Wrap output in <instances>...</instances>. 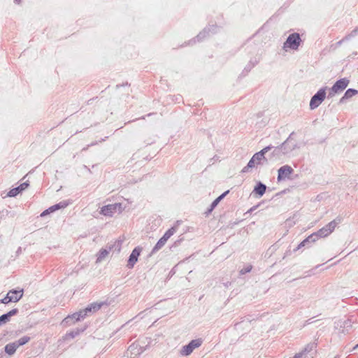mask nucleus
<instances>
[{"mask_svg": "<svg viewBox=\"0 0 358 358\" xmlns=\"http://www.w3.org/2000/svg\"><path fill=\"white\" fill-rule=\"evenodd\" d=\"M121 206L120 203L109 204L104 206L101 209V213L106 216H112L117 208Z\"/></svg>", "mask_w": 358, "mask_h": 358, "instance_id": "10", "label": "nucleus"}, {"mask_svg": "<svg viewBox=\"0 0 358 358\" xmlns=\"http://www.w3.org/2000/svg\"><path fill=\"white\" fill-rule=\"evenodd\" d=\"M141 119H145V116H143L142 117H141Z\"/></svg>", "mask_w": 358, "mask_h": 358, "instance_id": "46", "label": "nucleus"}, {"mask_svg": "<svg viewBox=\"0 0 358 358\" xmlns=\"http://www.w3.org/2000/svg\"><path fill=\"white\" fill-rule=\"evenodd\" d=\"M166 241L164 239H163L162 238H161L157 241V243L154 246V248H152L151 253L155 254V252L159 251L161 248H162L164 247V245L166 244Z\"/></svg>", "mask_w": 358, "mask_h": 358, "instance_id": "25", "label": "nucleus"}, {"mask_svg": "<svg viewBox=\"0 0 358 358\" xmlns=\"http://www.w3.org/2000/svg\"><path fill=\"white\" fill-rule=\"evenodd\" d=\"M335 358H337V357H335Z\"/></svg>", "mask_w": 358, "mask_h": 358, "instance_id": "48", "label": "nucleus"}, {"mask_svg": "<svg viewBox=\"0 0 358 358\" xmlns=\"http://www.w3.org/2000/svg\"><path fill=\"white\" fill-rule=\"evenodd\" d=\"M80 331L77 330L76 331H72L69 333V336H71L72 338H74L76 336H77L79 334Z\"/></svg>", "mask_w": 358, "mask_h": 358, "instance_id": "38", "label": "nucleus"}, {"mask_svg": "<svg viewBox=\"0 0 358 358\" xmlns=\"http://www.w3.org/2000/svg\"><path fill=\"white\" fill-rule=\"evenodd\" d=\"M152 115V113H149V114L147 115V116H150Z\"/></svg>", "mask_w": 358, "mask_h": 358, "instance_id": "44", "label": "nucleus"}, {"mask_svg": "<svg viewBox=\"0 0 358 358\" xmlns=\"http://www.w3.org/2000/svg\"><path fill=\"white\" fill-rule=\"evenodd\" d=\"M30 341V337L29 336H24L23 337H21L20 339H18L17 341H15V343H16V345H17V347L19 348L20 346H22V345H25L26 343H27L29 341Z\"/></svg>", "mask_w": 358, "mask_h": 358, "instance_id": "26", "label": "nucleus"}, {"mask_svg": "<svg viewBox=\"0 0 358 358\" xmlns=\"http://www.w3.org/2000/svg\"><path fill=\"white\" fill-rule=\"evenodd\" d=\"M18 313L17 308L12 309L8 313L0 316V325H3L10 321L12 316L15 315Z\"/></svg>", "mask_w": 358, "mask_h": 358, "instance_id": "14", "label": "nucleus"}, {"mask_svg": "<svg viewBox=\"0 0 358 358\" xmlns=\"http://www.w3.org/2000/svg\"><path fill=\"white\" fill-rule=\"evenodd\" d=\"M357 347H358V343L357 344Z\"/></svg>", "mask_w": 358, "mask_h": 358, "instance_id": "47", "label": "nucleus"}, {"mask_svg": "<svg viewBox=\"0 0 358 358\" xmlns=\"http://www.w3.org/2000/svg\"><path fill=\"white\" fill-rule=\"evenodd\" d=\"M357 94H358V91L357 90L352 89V88L347 90L346 92H345L344 95L340 99L339 103L343 104V103H345V101L347 99L352 97L353 96H355Z\"/></svg>", "mask_w": 358, "mask_h": 358, "instance_id": "17", "label": "nucleus"}, {"mask_svg": "<svg viewBox=\"0 0 358 358\" xmlns=\"http://www.w3.org/2000/svg\"><path fill=\"white\" fill-rule=\"evenodd\" d=\"M14 2H15V3L19 4V3L21 2V0H14Z\"/></svg>", "mask_w": 358, "mask_h": 358, "instance_id": "40", "label": "nucleus"}, {"mask_svg": "<svg viewBox=\"0 0 358 358\" xmlns=\"http://www.w3.org/2000/svg\"><path fill=\"white\" fill-rule=\"evenodd\" d=\"M327 87L320 89L310 99V108L314 110L317 108L325 99Z\"/></svg>", "mask_w": 358, "mask_h": 358, "instance_id": "4", "label": "nucleus"}, {"mask_svg": "<svg viewBox=\"0 0 358 358\" xmlns=\"http://www.w3.org/2000/svg\"><path fill=\"white\" fill-rule=\"evenodd\" d=\"M81 319H83V315L81 314V312L80 310V311H78L77 313H73L71 315H69L68 317H66L64 320L63 322L66 323V324H71V323H73L75 322L79 321Z\"/></svg>", "mask_w": 358, "mask_h": 358, "instance_id": "16", "label": "nucleus"}, {"mask_svg": "<svg viewBox=\"0 0 358 358\" xmlns=\"http://www.w3.org/2000/svg\"><path fill=\"white\" fill-rule=\"evenodd\" d=\"M315 235L310 234L306 238H305L302 242H301L297 246L296 250H299L303 247L307 246L310 247V244L315 243Z\"/></svg>", "mask_w": 358, "mask_h": 358, "instance_id": "18", "label": "nucleus"}, {"mask_svg": "<svg viewBox=\"0 0 358 358\" xmlns=\"http://www.w3.org/2000/svg\"><path fill=\"white\" fill-rule=\"evenodd\" d=\"M80 312L83 319L87 316L94 314L89 305L85 308L80 310Z\"/></svg>", "mask_w": 358, "mask_h": 358, "instance_id": "29", "label": "nucleus"}, {"mask_svg": "<svg viewBox=\"0 0 358 358\" xmlns=\"http://www.w3.org/2000/svg\"><path fill=\"white\" fill-rule=\"evenodd\" d=\"M273 147L272 145H268L258 152L262 156H264L266 152L270 151Z\"/></svg>", "mask_w": 358, "mask_h": 358, "instance_id": "33", "label": "nucleus"}, {"mask_svg": "<svg viewBox=\"0 0 358 358\" xmlns=\"http://www.w3.org/2000/svg\"><path fill=\"white\" fill-rule=\"evenodd\" d=\"M252 269V266H248L243 268H242L241 271H240V273L241 275H243V274H245L247 273H249Z\"/></svg>", "mask_w": 358, "mask_h": 358, "instance_id": "34", "label": "nucleus"}, {"mask_svg": "<svg viewBox=\"0 0 358 358\" xmlns=\"http://www.w3.org/2000/svg\"><path fill=\"white\" fill-rule=\"evenodd\" d=\"M122 241H117L113 245H110L108 249H101L97 255L96 262H102L109 254V252L115 248L119 252L121 249Z\"/></svg>", "mask_w": 358, "mask_h": 358, "instance_id": "7", "label": "nucleus"}, {"mask_svg": "<svg viewBox=\"0 0 358 358\" xmlns=\"http://www.w3.org/2000/svg\"><path fill=\"white\" fill-rule=\"evenodd\" d=\"M21 250L20 248H19L18 250H17V252H20V250Z\"/></svg>", "mask_w": 358, "mask_h": 358, "instance_id": "45", "label": "nucleus"}, {"mask_svg": "<svg viewBox=\"0 0 358 358\" xmlns=\"http://www.w3.org/2000/svg\"><path fill=\"white\" fill-rule=\"evenodd\" d=\"M141 251H142V248H141L139 246L136 247L132 250L131 253L130 254V255L129 257V259H128L127 265V266L129 268H134V265L138 262V259L141 255Z\"/></svg>", "mask_w": 358, "mask_h": 358, "instance_id": "9", "label": "nucleus"}, {"mask_svg": "<svg viewBox=\"0 0 358 358\" xmlns=\"http://www.w3.org/2000/svg\"><path fill=\"white\" fill-rule=\"evenodd\" d=\"M176 232V227H173L168 229L165 234L162 237L163 239H164L166 241L169 240V238L173 235V234Z\"/></svg>", "mask_w": 358, "mask_h": 358, "instance_id": "27", "label": "nucleus"}, {"mask_svg": "<svg viewBox=\"0 0 358 358\" xmlns=\"http://www.w3.org/2000/svg\"><path fill=\"white\" fill-rule=\"evenodd\" d=\"M181 99V97L180 96L176 97V101H179Z\"/></svg>", "mask_w": 358, "mask_h": 358, "instance_id": "41", "label": "nucleus"}, {"mask_svg": "<svg viewBox=\"0 0 358 358\" xmlns=\"http://www.w3.org/2000/svg\"><path fill=\"white\" fill-rule=\"evenodd\" d=\"M350 80L346 78H343L341 79L338 80L334 85L330 88L328 98L333 97L336 94L339 93L342 91H343L349 85Z\"/></svg>", "mask_w": 358, "mask_h": 358, "instance_id": "5", "label": "nucleus"}, {"mask_svg": "<svg viewBox=\"0 0 358 358\" xmlns=\"http://www.w3.org/2000/svg\"><path fill=\"white\" fill-rule=\"evenodd\" d=\"M341 222V219H336L328 223L324 227L318 230L317 232L312 234L315 235V241L318 240L319 238H324L331 234L335 229L338 224Z\"/></svg>", "mask_w": 358, "mask_h": 358, "instance_id": "3", "label": "nucleus"}, {"mask_svg": "<svg viewBox=\"0 0 358 358\" xmlns=\"http://www.w3.org/2000/svg\"><path fill=\"white\" fill-rule=\"evenodd\" d=\"M256 162L252 157V158L250 159V161L248 163V167L253 168L255 166Z\"/></svg>", "mask_w": 358, "mask_h": 358, "instance_id": "35", "label": "nucleus"}, {"mask_svg": "<svg viewBox=\"0 0 358 358\" xmlns=\"http://www.w3.org/2000/svg\"><path fill=\"white\" fill-rule=\"evenodd\" d=\"M250 169V167H248V165H247L246 166H245V167L242 169L241 172H242V173H246V172H248V169Z\"/></svg>", "mask_w": 358, "mask_h": 358, "instance_id": "39", "label": "nucleus"}, {"mask_svg": "<svg viewBox=\"0 0 358 358\" xmlns=\"http://www.w3.org/2000/svg\"><path fill=\"white\" fill-rule=\"evenodd\" d=\"M352 322L350 319H347L343 321H339L338 325L342 329L343 333H346L352 328Z\"/></svg>", "mask_w": 358, "mask_h": 358, "instance_id": "20", "label": "nucleus"}, {"mask_svg": "<svg viewBox=\"0 0 358 358\" xmlns=\"http://www.w3.org/2000/svg\"><path fill=\"white\" fill-rule=\"evenodd\" d=\"M10 292H14L15 294H13V296H17V298L20 297V300L23 296L24 291L22 289L20 290H17V289H10Z\"/></svg>", "mask_w": 358, "mask_h": 358, "instance_id": "31", "label": "nucleus"}, {"mask_svg": "<svg viewBox=\"0 0 358 358\" xmlns=\"http://www.w3.org/2000/svg\"><path fill=\"white\" fill-rule=\"evenodd\" d=\"M344 41H347V40H344V38L343 39H341V41H338L334 45H335L334 48H336L339 47L340 45H341Z\"/></svg>", "mask_w": 358, "mask_h": 358, "instance_id": "37", "label": "nucleus"}, {"mask_svg": "<svg viewBox=\"0 0 358 358\" xmlns=\"http://www.w3.org/2000/svg\"><path fill=\"white\" fill-rule=\"evenodd\" d=\"M257 64V61L255 59V61H250V63L245 66V70L248 72Z\"/></svg>", "mask_w": 358, "mask_h": 358, "instance_id": "32", "label": "nucleus"}, {"mask_svg": "<svg viewBox=\"0 0 358 358\" xmlns=\"http://www.w3.org/2000/svg\"><path fill=\"white\" fill-rule=\"evenodd\" d=\"M358 34V28L354 29L349 34L344 37V40L349 41Z\"/></svg>", "mask_w": 358, "mask_h": 358, "instance_id": "30", "label": "nucleus"}, {"mask_svg": "<svg viewBox=\"0 0 358 358\" xmlns=\"http://www.w3.org/2000/svg\"><path fill=\"white\" fill-rule=\"evenodd\" d=\"M50 213H53L52 211V210H50V208H48V209H46L45 210H44L41 214V217H44L45 215Z\"/></svg>", "mask_w": 358, "mask_h": 358, "instance_id": "36", "label": "nucleus"}, {"mask_svg": "<svg viewBox=\"0 0 358 358\" xmlns=\"http://www.w3.org/2000/svg\"><path fill=\"white\" fill-rule=\"evenodd\" d=\"M13 294H15L14 292H8L6 294V296L2 299H0V302L1 303L8 304L10 302H17L20 301V297L17 296H13Z\"/></svg>", "mask_w": 358, "mask_h": 358, "instance_id": "19", "label": "nucleus"}, {"mask_svg": "<svg viewBox=\"0 0 358 358\" xmlns=\"http://www.w3.org/2000/svg\"><path fill=\"white\" fill-rule=\"evenodd\" d=\"M316 346L317 344L314 342L307 344L301 352L295 354L294 358H302L303 356H306L307 354L316 348Z\"/></svg>", "mask_w": 358, "mask_h": 358, "instance_id": "11", "label": "nucleus"}, {"mask_svg": "<svg viewBox=\"0 0 358 358\" xmlns=\"http://www.w3.org/2000/svg\"><path fill=\"white\" fill-rule=\"evenodd\" d=\"M294 169L289 165H284L278 170V182L285 180L286 178H289V176L293 173Z\"/></svg>", "mask_w": 358, "mask_h": 358, "instance_id": "8", "label": "nucleus"}, {"mask_svg": "<svg viewBox=\"0 0 358 358\" xmlns=\"http://www.w3.org/2000/svg\"><path fill=\"white\" fill-rule=\"evenodd\" d=\"M358 348V347H357V345L353 347L352 348V350H355Z\"/></svg>", "mask_w": 358, "mask_h": 358, "instance_id": "42", "label": "nucleus"}, {"mask_svg": "<svg viewBox=\"0 0 358 358\" xmlns=\"http://www.w3.org/2000/svg\"><path fill=\"white\" fill-rule=\"evenodd\" d=\"M302 40L299 33H292L289 34L283 43V49L287 50L290 49L292 50H297L301 45Z\"/></svg>", "mask_w": 358, "mask_h": 358, "instance_id": "2", "label": "nucleus"}, {"mask_svg": "<svg viewBox=\"0 0 358 358\" xmlns=\"http://www.w3.org/2000/svg\"><path fill=\"white\" fill-rule=\"evenodd\" d=\"M17 348L18 347L15 342L7 344L4 348L6 353L10 356L13 355Z\"/></svg>", "mask_w": 358, "mask_h": 358, "instance_id": "24", "label": "nucleus"}, {"mask_svg": "<svg viewBox=\"0 0 358 358\" xmlns=\"http://www.w3.org/2000/svg\"><path fill=\"white\" fill-rule=\"evenodd\" d=\"M103 306H108V303L106 301H100V302H93L89 304L92 311L93 313H95L98 310H99Z\"/></svg>", "mask_w": 358, "mask_h": 358, "instance_id": "22", "label": "nucleus"}, {"mask_svg": "<svg viewBox=\"0 0 358 358\" xmlns=\"http://www.w3.org/2000/svg\"><path fill=\"white\" fill-rule=\"evenodd\" d=\"M294 134V132L291 133L289 137L280 146L275 148L273 153L278 155L280 151L283 155H288L295 149L299 148V147L296 141L292 138Z\"/></svg>", "mask_w": 358, "mask_h": 358, "instance_id": "1", "label": "nucleus"}, {"mask_svg": "<svg viewBox=\"0 0 358 358\" xmlns=\"http://www.w3.org/2000/svg\"><path fill=\"white\" fill-rule=\"evenodd\" d=\"M229 190L225 191L224 193H222L221 195H220L217 198H216L211 203L210 208L208 210V212H211L217 206V204L229 194Z\"/></svg>", "mask_w": 358, "mask_h": 358, "instance_id": "21", "label": "nucleus"}, {"mask_svg": "<svg viewBox=\"0 0 358 358\" xmlns=\"http://www.w3.org/2000/svg\"><path fill=\"white\" fill-rule=\"evenodd\" d=\"M217 26L215 25H210L209 27H207L206 28L203 29V30L202 31H201L197 36H196V40L197 41H202L206 36V34H208L209 32H212V33H216L217 32Z\"/></svg>", "mask_w": 358, "mask_h": 358, "instance_id": "12", "label": "nucleus"}, {"mask_svg": "<svg viewBox=\"0 0 358 358\" xmlns=\"http://www.w3.org/2000/svg\"><path fill=\"white\" fill-rule=\"evenodd\" d=\"M228 284H230V282H227V283H224L225 287H227V286H228Z\"/></svg>", "mask_w": 358, "mask_h": 358, "instance_id": "43", "label": "nucleus"}, {"mask_svg": "<svg viewBox=\"0 0 358 358\" xmlns=\"http://www.w3.org/2000/svg\"><path fill=\"white\" fill-rule=\"evenodd\" d=\"M28 186H29L28 182H24L22 183L20 185H19L18 187L13 188L12 189H10L8 192L7 196H9V197L16 196L22 191L24 190Z\"/></svg>", "mask_w": 358, "mask_h": 358, "instance_id": "13", "label": "nucleus"}, {"mask_svg": "<svg viewBox=\"0 0 358 358\" xmlns=\"http://www.w3.org/2000/svg\"><path fill=\"white\" fill-rule=\"evenodd\" d=\"M266 190V186L262 182H258L253 189L252 193L255 194L257 197L262 196Z\"/></svg>", "mask_w": 358, "mask_h": 358, "instance_id": "15", "label": "nucleus"}, {"mask_svg": "<svg viewBox=\"0 0 358 358\" xmlns=\"http://www.w3.org/2000/svg\"><path fill=\"white\" fill-rule=\"evenodd\" d=\"M201 344V339L192 340L187 345L182 347L180 350V354L182 356H188L192 354L194 349L200 347Z\"/></svg>", "mask_w": 358, "mask_h": 358, "instance_id": "6", "label": "nucleus"}, {"mask_svg": "<svg viewBox=\"0 0 358 358\" xmlns=\"http://www.w3.org/2000/svg\"><path fill=\"white\" fill-rule=\"evenodd\" d=\"M70 203L71 202L69 201H62L59 203L50 206V210L55 212L59 209L66 208Z\"/></svg>", "mask_w": 358, "mask_h": 358, "instance_id": "23", "label": "nucleus"}, {"mask_svg": "<svg viewBox=\"0 0 358 358\" xmlns=\"http://www.w3.org/2000/svg\"><path fill=\"white\" fill-rule=\"evenodd\" d=\"M252 157L255 160L257 164H260L262 160L267 162V159L265 156H262L258 152H256Z\"/></svg>", "mask_w": 358, "mask_h": 358, "instance_id": "28", "label": "nucleus"}]
</instances>
